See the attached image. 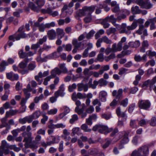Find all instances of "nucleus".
Returning a JSON list of instances; mask_svg holds the SVG:
<instances>
[{"label":"nucleus","instance_id":"1","mask_svg":"<svg viewBox=\"0 0 156 156\" xmlns=\"http://www.w3.org/2000/svg\"><path fill=\"white\" fill-rule=\"evenodd\" d=\"M149 145H144L140 147L137 150L134 151L131 156H147L149 154Z\"/></svg>","mask_w":156,"mask_h":156},{"label":"nucleus","instance_id":"2","mask_svg":"<svg viewBox=\"0 0 156 156\" xmlns=\"http://www.w3.org/2000/svg\"><path fill=\"white\" fill-rule=\"evenodd\" d=\"M96 6L94 5L90 6H85L82 9H80L76 12V18L82 17L85 16L88 12L92 13L94 10Z\"/></svg>","mask_w":156,"mask_h":156},{"label":"nucleus","instance_id":"3","mask_svg":"<svg viewBox=\"0 0 156 156\" xmlns=\"http://www.w3.org/2000/svg\"><path fill=\"white\" fill-rule=\"evenodd\" d=\"M137 27V22L134 21L130 26H127L125 23L122 24V27L123 29L120 32L121 34L126 33L127 35L130 34L131 31L134 30Z\"/></svg>","mask_w":156,"mask_h":156},{"label":"nucleus","instance_id":"4","mask_svg":"<svg viewBox=\"0 0 156 156\" xmlns=\"http://www.w3.org/2000/svg\"><path fill=\"white\" fill-rule=\"evenodd\" d=\"M22 135L24 138L23 141L25 142L24 146L26 148L30 147L32 140L31 137L32 133L31 132H24L22 133Z\"/></svg>","mask_w":156,"mask_h":156},{"label":"nucleus","instance_id":"5","mask_svg":"<svg viewBox=\"0 0 156 156\" xmlns=\"http://www.w3.org/2000/svg\"><path fill=\"white\" fill-rule=\"evenodd\" d=\"M136 3L142 8L149 9L152 6V4L149 2V0H137Z\"/></svg>","mask_w":156,"mask_h":156},{"label":"nucleus","instance_id":"6","mask_svg":"<svg viewBox=\"0 0 156 156\" xmlns=\"http://www.w3.org/2000/svg\"><path fill=\"white\" fill-rule=\"evenodd\" d=\"M108 130V128L107 126L100 124L96 125L92 129L93 131H98L99 132L101 133H103L104 131L107 132Z\"/></svg>","mask_w":156,"mask_h":156},{"label":"nucleus","instance_id":"7","mask_svg":"<svg viewBox=\"0 0 156 156\" xmlns=\"http://www.w3.org/2000/svg\"><path fill=\"white\" fill-rule=\"evenodd\" d=\"M59 56V55L57 52H54L41 58V61L42 62H46L48 60L55 59L58 58Z\"/></svg>","mask_w":156,"mask_h":156},{"label":"nucleus","instance_id":"8","mask_svg":"<svg viewBox=\"0 0 156 156\" xmlns=\"http://www.w3.org/2000/svg\"><path fill=\"white\" fill-rule=\"evenodd\" d=\"M26 37V34L24 33H21L17 35L14 34L10 35L9 37V40L10 41H12L13 42L15 40L18 41L21 38H25Z\"/></svg>","mask_w":156,"mask_h":156},{"label":"nucleus","instance_id":"9","mask_svg":"<svg viewBox=\"0 0 156 156\" xmlns=\"http://www.w3.org/2000/svg\"><path fill=\"white\" fill-rule=\"evenodd\" d=\"M83 156H105V155L103 153H99L97 149L93 148L90 150L88 154L84 155Z\"/></svg>","mask_w":156,"mask_h":156},{"label":"nucleus","instance_id":"10","mask_svg":"<svg viewBox=\"0 0 156 156\" xmlns=\"http://www.w3.org/2000/svg\"><path fill=\"white\" fill-rule=\"evenodd\" d=\"M139 107H150L151 103L148 100H140L138 102Z\"/></svg>","mask_w":156,"mask_h":156},{"label":"nucleus","instance_id":"11","mask_svg":"<svg viewBox=\"0 0 156 156\" xmlns=\"http://www.w3.org/2000/svg\"><path fill=\"white\" fill-rule=\"evenodd\" d=\"M86 98V94H83L80 92L78 93L77 94L76 92H74L73 93L72 96V99L74 101H76L77 98L82 99Z\"/></svg>","mask_w":156,"mask_h":156},{"label":"nucleus","instance_id":"12","mask_svg":"<svg viewBox=\"0 0 156 156\" xmlns=\"http://www.w3.org/2000/svg\"><path fill=\"white\" fill-rule=\"evenodd\" d=\"M155 81L154 80L153 78L151 80H148L144 82L142 85V87L143 88L145 87H147L149 85V89L151 88L152 87L153 84L155 83Z\"/></svg>","mask_w":156,"mask_h":156},{"label":"nucleus","instance_id":"13","mask_svg":"<svg viewBox=\"0 0 156 156\" xmlns=\"http://www.w3.org/2000/svg\"><path fill=\"white\" fill-rule=\"evenodd\" d=\"M86 108H75V111L78 115H81V117L84 118L87 116V114L85 112Z\"/></svg>","mask_w":156,"mask_h":156},{"label":"nucleus","instance_id":"14","mask_svg":"<svg viewBox=\"0 0 156 156\" xmlns=\"http://www.w3.org/2000/svg\"><path fill=\"white\" fill-rule=\"evenodd\" d=\"M35 27H37L38 28V29L39 31L41 32H44V31L45 29L46 28L45 27V24L43 23H40L39 22H35L34 25H33V29L34 30V28L33 26Z\"/></svg>","mask_w":156,"mask_h":156},{"label":"nucleus","instance_id":"15","mask_svg":"<svg viewBox=\"0 0 156 156\" xmlns=\"http://www.w3.org/2000/svg\"><path fill=\"white\" fill-rule=\"evenodd\" d=\"M47 35L49 40H54L56 37V33L54 30H51L48 31Z\"/></svg>","mask_w":156,"mask_h":156},{"label":"nucleus","instance_id":"16","mask_svg":"<svg viewBox=\"0 0 156 156\" xmlns=\"http://www.w3.org/2000/svg\"><path fill=\"white\" fill-rule=\"evenodd\" d=\"M137 23H138L140 24L139 26V29L137 31L136 33L139 34H142V30L144 28V26L142 24L143 22V20L142 19H138L137 21H136Z\"/></svg>","mask_w":156,"mask_h":156},{"label":"nucleus","instance_id":"17","mask_svg":"<svg viewBox=\"0 0 156 156\" xmlns=\"http://www.w3.org/2000/svg\"><path fill=\"white\" fill-rule=\"evenodd\" d=\"M61 73V70L58 67H56L51 71V76L54 78L56 77L57 75H59Z\"/></svg>","mask_w":156,"mask_h":156},{"label":"nucleus","instance_id":"18","mask_svg":"<svg viewBox=\"0 0 156 156\" xmlns=\"http://www.w3.org/2000/svg\"><path fill=\"white\" fill-rule=\"evenodd\" d=\"M122 47L119 44L114 43L112 46V49L113 50V52H115L119 51H121L122 49Z\"/></svg>","mask_w":156,"mask_h":156},{"label":"nucleus","instance_id":"19","mask_svg":"<svg viewBox=\"0 0 156 156\" xmlns=\"http://www.w3.org/2000/svg\"><path fill=\"white\" fill-rule=\"evenodd\" d=\"M107 93L105 91H101L99 94V98L102 102H105L106 101Z\"/></svg>","mask_w":156,"mask_h":156},{"label":"nucleus","instance_id":"20","mask_svg":"<svg viewBox=\"0 0 156 156\" xmlns=\"http://www.w3.org/2000/svg\"><path fill=\"white\" fill-rule=\"evenodd\" d=\"M132 13L134 14H139L141 12V10L139 9L137 6H132L131 8Z\"/></svg>","mask_w":156,"mask_h":156},{"label":"nucleus","instance_id":"21","mask_svg":"<svg viewBox=\"0 0 156 156\" xmlns=\"http://www.w3.org/2000/svg\"><path fill=\"white\" fill-rule=\"evenodd\" d=\"M58 66L61 71V73H66L68 72V70L66 67V64L65 63H59Z\"/></svg>","mask_w":156,"mask_h":156},{"label":"nucleus","instance_id":"22","mask_svg":"<svg viewBox=\"0 0 156 156\" xmlns=\"http://www.w3.org/2000/svg\"><path fill=\"white\" fill-rule=\"evenodd\" d=\"M108 21L110 22L113 24L116 23L117 19L115 18L113 15H112L110 16H108L105 18Z\"/></svg>","mask_w":156,"mask_h":156},{"label":"nucleus","instance_id":"23","mask_svg":"<svg viewBox=\"0 0 156 156\" xmlns=\"http://www.w3.org/2000/svg\"><path fill=\"white\" fill-rule=\"evenodd\" d=\"M116 113L118 116L124 118L126 119L127 118V116L124 112H121L120 108H118L116 110Z\"/></svg>","mask_w":156,"mask_h":156},{"label":"nucleus","instance_id":"24","mask_svg":"<svg viewBox=\"0 0 156 156\" xmlns=\"http://www.w3.org/2000/svg\"><path fill=\"white\" fill-rule=\"evenodd\" d=\"M94 106L95 107H100L101 106V103L99 100L96 98L92 101V102Z\"/></svg>","mask_w":156,"mask_h":156},{"label":"nucleus","instance_id":"25","mask_svg":"<svg viewBox=\"0 0 156 156\" xmlns=\"http://www.w3.org/2000/svg\"><path fill=\"white\" fill-rule=\"evenodd\" d=\"M129 47L132 48H137L140 45V43L138 41L135 42H130L129 43Z\"/></svg>","mask_w":156,"mask_h":156},{"label":"nucleus","instance_id":"26","mask_svg":"<svg viewBox=\"0 0 156 156\" xmlns=\"http://www.w3.org/2000/svg\"><path fill=\"white\" fill-rule=\"evenodd\" d=\"M72 43L74 47L80 48L82 45V42H79L76 39H73Z\"/></svg>","mask_w":156,"mask_h":156},{"label":"nucleus","instance_id":"27","mask_svg":"<svg viewBox=\"0 0 156 156\" xmlns=\"http://www.w3.org/2000/svg\"><path fill=\"white\" fill-rule=\"evenodd\" d=\"M39 7L43 6L44 5L45 2V0H33Z\"/></svg>","mask_w":156,"mask_h":156},{"label":"nucleus","instance_id":"28","mask_svg":"<svg viewBox=\"0 0 156 156\" xmlns=\"http://www.w3.org/2000/svg\"><path fill=\"white\" fill-rule=\"evenodd\" d=\"M96 6L97 8H99V9H102L104 8V10L108 12L110 10V8L107 6V5L105 4H99L97 5H95Z\"/></svg>","mask_w":156,"mask_h":156},{"label":"nucleus","instance_id":"29","mask_svg":"<svg viewBox=\"0 0 156 156\" xmlns=\"http://www.w3.org/2000/svg\"><path fill=\"white\" fill-rule=\"evenodd\" d=\"M12 111H10L9 112H7L6 113V115L5 117L3 118L2 119L1 121L2 123H7L6 122L7 120V118L9 117L10 115H13V114L12 113Z\"/></svg>","mask_w":156,"mask_h":156},{"label":"nucleus","instance_id":"30","mask_svg":"<svg viewBox=\"0 0 156 156\" xmlns=\"http://www.w3.org/2000/svg\"><path fill=\"white\" fill-rule=\"evenodd\" d=\"M101 39L102 42L111 45L112 43V41L111 40L109 39L106 36H104L102 37Z\"/></svg>","mask_w":156,"mask_h":156},{"label":"nucleus","instance_id":"31","mask_svg":"<svg viewBox=\"0 0 156 156\" xmlns=\"http://www.w3.org/2000/svg\"><path fill=\"white\" fill-rule=\"evenodd\" d=\"M28 6L32 10L37 12H38V7L36 6L33 2H30L28 4Z\"/></svg>","mask_w":156,"mask_h":156},{"label":"nucleus","instance_id":"32","mask_svg":"<svg viewBox=\"0 0 156 156\" xmlns=\"http://www.w3.org/2000/svg\"><path fill=\"white\" fill-rule=\"evenodd\" d=\"M111 131H112V132L110 134V136L113 137L116 135V134L118 133V130L117 128H115L114 129L112 128H111L109 129H108V131H107L108 132H110Z\"/></svg>","mask_w":156,"mask_h":156},{"label":"nucleus","instance_id":"33","mask_svg":"<svg viewBox=\"0 0 156 156\" xmlns=\"http://www.w3.org/2000/svg\"><path fill=\"white\" fill-rule=\"evenodd\" d=\"M92 13L88 12L87 15L84 18V20L86 23H90L91 21L92 18L91 15Z\"/></svg>","mask_w":156,"mask_h":156},{"label":"nucleus","instance_id":"34","mask_svg":"<svg viewBox=\"0 0 156 156\" xmlns=\"http://www.w3.org/2000/svg\"><path fill=\"white\" fill-rule=\"evenodd\" d=\"M56 33L61 38H62L64 36L65 33L63 29L58 28L56 29Z\"/></svg>","mask_w":156,"mask_h":156},{"label":"nucleus","instance_id":"35","mask_svg":"<svg viewBox=\"0 0 156 156\" xmlns=\"http://www.w3.org/2000/svg\"><path fill=\"white\" fill-rule=\"evenodd\" d=\"M128 133H127L125 132L123 138L121 141L122 144H126L129 141V139L128 137Z\"/></svg>","mask_w":156,"mask_h":156},{"label":"nucleus","instance_id":"36","mask_svg":"<svg viewBox=\"0 0 156 156\" xmlns=\"http://www.w3.org/2000/svg\"><path fill=\"white\" fill-rule=\"evenodd\" d=\"M108 21L106 19L102 20L101 21V24L103 25V27L105 28H108L110 26L109 24L107 22Z\"/></svg>","mask_w":156,"mask_h":156},{"label":"nucleus","instance_id":"37","mask_svg":"<svg viewBox=\"0 0 156 156\" xmlns=\"http://www.w3.org/2000/svg\"><path fill=\"white\" fill-rule=\"evenodd\" d=\"M130 126L133 128H137V126L136 125V120L131 119L130 122Z\"/></svg>","mask_w":156,"mask_h":156},{"label":"nucleus","instance_id":"38","mask_svg":"<svg viewBox=\"0 0 156 156\" xmlns=\"http://www.w3.org/2000/svg\"><path fill=\"white\" fill-rule=\"evenodd\" d=\"M70 111L69 108H65L63 112L62 113L59 115V116L60 119L63 118L64 116L68 113Z\"/></svg>","mask_w":156,"mask_h":156},{"label":"nucleus","instance_id":"39","mask_svg":"<svg viewBox=\"0 0 156 156\" xmlns=\"http://www.w3.org/2000/svg\"><path fill=\"white\" fill-rule=\"evenodd\" d=\"M20 58H23L27 57V53L23 51V50H20L18 53Z\"/></svg>","mask_w":156,"mask_h":156},{"label":"nucleus","instance_id":"40","mask_svg":"<svg viewBox=\"0 0 156 156\" xmlns=\"http://www.w3.org/2000/svg\"><path fill=\"white\" fill-rule=\"evenodd\" d=\"M40 45L37 42L35 44H32L31 47V49L34 50L35 53H36L37 48L40 47Z\"/></svg>","mask_w":156,"mask_h":156},{"label":"nucleus","instance_id":"41","mask_svg":"<svg viewBox=\"0 0 156 156\" xmlns=\"http://www.w3.org/2000/svg\"><path fill=\"white\" fill-rule=\"evenodd\" d=\"M9 147V144L7 143L6 141L5 140H2V145L0 147V149L4 150V148H8Z\"/></svg>","mask_w":156,"mask_h":156},{"label":"nucleus","instance_id":"42","mask_svg":"<svg viewBox=\"0 0 156 156\" xmlns=\"http://www.w3.org/2000/svg\"><path fill=\"white\" fill-rule=\"evenodd\" d=\"M78 119V117L77 115L76 114L73 115H72V118L70 119L69 122L71 124H73Z\"/></svg>","mask_w":156,"mask_h":156},{"label":"nucleus","instance_id":"43","mask_svg":"<svg viewBox=\"0 0 156 156\" xmlns=\"http://www.w3.org/2000/svg\"><path fill=\"white\" fill-rule=\"evenodd\" d=\"M47 40V37L46 36H44L42 38L40 39L37 42L41 45L42 44L44 43Z\"/></svg>","mask_w":156,"mask_h":156},{"label":"nucleus","instance_id":"44","mask_svg":"<svg viewBox=\"0 0 156 156\" xmlns=\"http://www.w3.org/2000/svg\"><path fill=\"white\" fill-rule=\"evenodd\" d=\"M81 128L85 132H90L91 131V129H88V126L85 124H83L81 126Z\"/></svg>","mask_w":156,"mask_h":156},{"label":"nucleus","instance_id":"45","mask_svg":"<svg viewBox=\"0 0 156 156\" xmlns=\"http://www.w3.org/2000/svg\"><path fill=\"white\" fill-rule=\"evenodd\" d=\"M27 65V62L25 60L24 61L22 62L19 64V67L21 69H24L25 68Z\"/></svg>","mask_w":156,"mask_h":156},{"label":"nucleus","instance_id":"46","mask_svg":"<svg viewBox=\"0 0 156 156\" xmlns=\"http://www.w3.org/2000/svg\"><path fill=\"white\" fill-rule=\"evenodd\" d=\"M23 91L25 96V98H27V99H28L30 98V92L31 91H29V90L26 89H24Z\"/></svg>","mask_w":156,"mask_h":156},{"label":"nucleus","instance_id":"47","mask_svg":"<svg viewBox=\"0 0 156 156\" xmlns=\"http://www.w3.org/2000/svg\"><path fill=\"white\" fill-rule=\"evenodd\" d=\"M106 143L102 145V147L104 149L107 147L112 142V140L109 139H106Z\"/></svg>","mask_w":156,"mask_h":156},{"label":"nucleus","instance_id":"48","mask_svg":"<svg viewBox=\"0 0 156 156\" xmlns=\"http://www.w3.org/2000/svg\"><path fill=\"white\" fill-rule=\"evenodd\" d=\"M53 78L50 75L44 78L43 84L44 85L46 86L48 84V82L51 79Z\"/></svg>","mask_w":156,"mask_h":156},{"label":"nucleus","instance_id":"49","mask_svg":"<svg viewBox=\"0 0 156 156\" xmlns=\"http://www.w3.org/2000/svg\"><path fill=\"white\" fill-rule=\"evenodd\" d=\"M80 130V128L78 127L73 128L72 130V136H74L75 134H78Z\"/></svg>","mask_w":156,"mask_h":156},{"label":"nucleus","instance_id":"50","mask_svg":"<svg viewBox=\"0 0 156 156\" xmlns=\"http://www.w3.org/2000/svg\"><path fill=\"white\" fill-rule=\"evenodd\" d=\"M65 94V93L63 92V91L58 90L57 91L55 92V96L58 97V96L63 97Z\"/></svg>","mask_w":156,"mask_h":156},{"label":"nucleus","instance_id":"51","mask_svg":"<svg viewBox=\"0 0 156 156\" xmlns=\"http://www.w3.org/2000/svg\"><path fill=\"white\" fill-rule=\"evenodd\" d=\"M107 84V82L103 79L101 78L99 80V84L101 86L106 85Z\"/></svg>","mask_w":156,"mask_h":156},{"label":"nucleus","instance_id":"52","mask_svg":"<svg viewBox=\"0 0 156 156\" xmlns=\"http://www.w3.org/2000/svg\"><path fill=\"white\" fill-rule=\"evenodd\" d=\"M95 33V32L93 30L90 31L86 35V38L87 39L91 38L94 35V34Z\"/></svg>","mask_w":156,"mask_h":156},{"label":"nucleus","instance_id":"53","mask_svg":"<svg viewBox=\"0 0 156 156\" xmlns=\"http://www.w3.org/2000/svg\"><path fill=\"white\" fill-rule=\"evenodd\" d=\"M115 57V55L114 54L112 53L110 54L109 56H106L105 58V60L108 62L109 61L110 59L114 58Z\"/></svg>","mask_w":156,"mask_h":156},{"label":"nucleus","instance_id":"54","mask_svg":"<svg viewBox=\"0 0 156 156\" xmlns=\"http://www.w3.org/2000/svg\"><path fill=\"white\" fill-rule=\"evenodd\" d=\"M128 70V69L125 68H122L119 69V74L120 75H122L123 74H126L128 72L127 71Z\"/></svg>","mask_w":156,"mask_h":156},{"label":"nucleus","instance_id":"55","mask_svg":"<svg viewBox=\"0 0 156 156\" xmlns=\"http://www.w3.org/2000/svg\"><path fill=\"white\" fill-rule=\"evenodd\" d=\"M62 47H65V50L66 51H70L72 49V45L70 44H67L65 45L64 44L62 45Z\"/></svg>","mask_w":156,"mask_h":156},{"label":"nucleus","instance_id":"56","mask_svg":"<svg viewBox=\"0 0 156 156\" xmlns=\"http://www.w3.org/2000/svg\"><path fill=\"white\" fill-rule=\"evenodd\" d=\"M57 111L58 110L56 108L51 109L48 111L47 113L49 115H54L57 113Z\"/></svg>","mask_w":156,"mask_h":156},{"label":"nucleus","instance_id":"57","mask_svg":"<svg viewBox=\"0 0 156 156\" xmlns=\"http://www.w3.org/2000/svg\"><path fill=\"white\" fill-rule=\"evenodd\" d=\"M45 24L46 28H49L51 27H53L55 26V23L54 22H52L50 23H46Z\"/></svg>","mask_w":156,"mask_h":156},{"label":"nucleus","instance_id":"58","mask_svg":"<svg viewBox=\"0 0 156 156\" xmlns=\"http://www.w3.org/2000/svg\"><path fill=\"white\" fill-rule=\"evenodd\" d=\"M8 63L5 61H2L0 64V68H1L2 69H4V70H3V71H4V70L5 69V66H8Z\"/></svg>","mask_w":156,"mask_h":156},{"label":"nucleus","instance_id":"59","mask_svg":"<svg viewBox=\"0 0 156 156\" xmlns=\"http://www.w3.org/2000/svg\"><path fill=\"white\" fill-rule=\"evenodd\" d=\"M40 115L41 112L39 111H36L32 115L34 119L38 118Z\"/></svg>","mask_w":156,"mask_h":156},{"label":"nucleus","instance_id":"60","mask_svg":"<svg viewBox=\"0 0 156 156\" xmlns=\"http://www.w3.org/2000/svg\"><path fill=\"white\" fill-rule=\"evenodd\" d=\"M128 104V99L127 98L122 100L121 102V105L123 107H126Z\"/></svg>","mask_w":156,"mask_h":156},{"label":"nucleus","instance_id":"61","mask_svg":"<svg viewBox=\"0 0 156 156\" xmlns=\"http://www.w3.org/2000/svg\"><path fill=\"white\" fill-rule=\"evenodd\" d=\"M76 87V83H74L71 85L69 86L68 89L69 92H72L73 90Z\"/></svg>","mask_w":156,"mask_h":156},{"label":"nucleus","instance_id":"62","mask_svg":"<svg viewBox=\"0 0 156 156\" xmlns=\"http://www.w3.org/2000/svg\"><path fill=\"white\" fill-rule=\"evenodd\" d=\"M123 90L122 89H119L118 91L117 95L116 96V98L119 99L122 96Z\"/></svg>","mask_w":156,"mask_h":156},{"label":"nucleus","instance_id":"63","mask_svg":"<svg viewBox=\"0 0 156 156\" xmlns=\"http://www.w3.org/2000/svg\"><path fill=\"white\" fill-rule=\"evenodd\" d=\"M28 99L26 98H22L21 99L20 104L22 107H26L25 104Z\"/></svg>","mask_w":156,"mask_h":156},{"label":"nucleus","instance_id":"64","mask_svg":"<svg viewBox=\"0 0 156 156\" xmlns=\"http://www.w3.org/2000/svg\"><path fill=\"white\" fill-rule=\"evenodd\" d=\"M156 124V117H153L151 119L150 125L152 126H154Z\"/></svg>","mask_w":156,"mask_h":156}]
</instances>
